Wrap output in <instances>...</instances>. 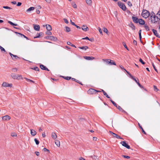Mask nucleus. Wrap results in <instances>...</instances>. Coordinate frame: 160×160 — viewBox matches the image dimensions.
<instances>
[{
	"label": "nucleus",
	"instance_id": "obj_47",
	"mask_svg": "<svg viewBox=\"0 0 160 160\" xmlns=\"http://www.w3.org/2000/svg\"><path fill=\"white\" fill-rule=\"evenodd\" d=\"M3 8L5 9H12V8H10V7L7 6H3Z\"/></svg>",
	"mask_w": 160,
	"mask_h": 160
},
{
	"label": "nucleus",
	"instance_id": "obj_61",
	"mask_svg": "<svg viewBox=\"0 0 160 160\" xmlns=\"http://www.w3.org/2000/svg\"><path fill=\"white\" fill-rule=\"evenodd\" d=\"M98 30H99V32L100 33L102 34V30L100 28H98Z\"/></svg>",
	"mask_w": 160,
	"mask_h": 160
},
{
	"label": "nucleus",
	"instance_id": "obj_48",
	"mask_svg": "<svg viewBox=\"0 0 160 160\" xmlns=\"http://www.w3.org/2000/svg\"><path fill=\"white\" fill-rule=\"evenodd\" d=\"M11 135L13 137H16L17 136V134L15 132H12L11 133Z\"/></svg>",
	"mask_w": 160,
	"mask_h": 160
},
{
	"label": "nucleus",
	"instance_id": "obj_54",
	"mask_svg": "<svg viewBox=\"0 0 160 160\" xmlns=\"http://www.w3.org/2000/svg\"><path fill=\"white\" fill-rule=\"evenodd\" d=\"M17 71V69L16 68H13L12 69V71L13 72H16Z\"/></svg>",
	"mask_w": 160,
	"mask_h": 160
},
{
	"label": "nucleus",
	"instance_id": "obj_30",
	"mask_svg": "<svg viewBox=\"0 0 160 160\" xmlns=\"http://www.w3.org/2000/svg\"><path fill=\"white\" fill-rule=\"evenodd\" d=\"M138 126L140 129H142V132L145 134H146V132H145L144 130H143V128H142V126L140 125V124L139 123H138Z\"/></svg>",
	"mask_w": 160,
	"mask_h": 160
},
{
	"label": "nucleus",
	"instance_id": "obj_15",
	"mask_svg": "<svg viewBox=\"0 0 160 160\" xmlns=\"http://www.w3.org/2000/svg\"><path fill=\"white\" fill-rule=\"evenodd\" d=\"M152 31L154 34L157 37L160 38V37L159 35L158 34L157 31L154 29H152Z\"/></svg>",
	"mask_w": 160,
	"mask_h": 160
},
{
	"label": "nucleus",
	"instance_id": "obj_64",
	"mask_svg": "<svg viewBox=\"0 0 160 160\" xmlns=\"http://www.w3.org/2000/svg\"><path fill=\"white\" fill-rule=\"evenodd\" d=\"M133 43L135 45H137V42L135 40H134L133 41Z\"/></svg>",
	"mask_w": 160,
	"mask_h": 160
},
{
	"label": "nucleus",
	"instance_id": "obj_1",
	"mask_svg": "<svg viewBox=\"0 0 160 160\" xmlns=\"http://www.w3.org/2000/svg\"><path fill=\"white\" fill-rule=\"evenodd\" d=\"M142 15L144 18H147L149 16L150 12L146 10L143 9L142 11Z\"/></svg>",
	"mask_w": 160,
	"mask_h": 160
},
{
	"label": "nucleus",
	"instance_id": "obj_8",
	"mask_svg": "<svg viewBox=\"0 0 160 160\" xmlns=\"http://www.w3.org/2000/svg\"><path fill=\"white\" fill-rule=\"evenodd\" d=\"M121 143L123 146L126 147L128 149H130V146L128 144L126 143V142L125 141H122L121 142Z\"/></svg>",
	"mask_w": 160,
	"mask_h": 160
},
{
	"label": "nucleus",
	"instance_id": "obj_40",
	"mask_svg": "<svg viewBox=\"0 0 160 160\" xmlns=\"http://www.w3.org/2000/svg\"><path fill=\"white\" fill-rule=\"evenodd\" d=\"M0 49H1V51L2 52H6V51L5 50L2 46H0Z\"/></svg>",
	"mask_w": 160,
	"mask_h": 160
},
{
	"label": "nucleus",
	"instance_id": "obj_24",
	"mask_svg": "<svg viewBox=\"0 0 160 160\" xmlns=\"http://www.w3.org/2000/svg\"><path fill=\"white\" fill-rule=\"evenodd\" d=\"M133 80H134L136 82V83L141 88H143V87L142 85H141L139 82L135 78Z\"/></svg>",
	"mask_w": 160,
	"mask_h": 160
},
{
	"label": "nucleus",
	"instance_id": "obj_6",
	"mask_svg": "<svg viewBox=\"0 0 160 160\" xmlns=\"http://www.w3.org/2000/svg\"><path fill=\"white\" fill-rule=\"evenodd\" d=\"M109 132L110 133V134H112L114 138H116L118 139H123L120 136L118 135L115 133L113 132L112 131H110Z\"/></svg>",
	"mask_w": 160,
	"mask_h": 160
},
{
	"label": "nucleus",
	"instance_id": "obj_19",
	"mask_svg": "<svg viewBox=\"0 0 160 160\" xmlns=\"http://www.w3.org/2000/svg\"><path fill=\"white\" fill-rule=\"evenodd\" d=\"M118 109L122 112H123L125 113H127V112L125 111L120 106H118V108H117Z\"/></svg>",
	"mask_w": 160,
	"mask_h": 160
},
{
	"label": "nucleus",
	"instance_id": "obj_43",
	"mask_svg": "<svg viewBox=\"0 0 160 160\" xmlns=\"http://www.w3.org/2000/svg\"><path fill=\"white\" fill-rule=\"evenodd\" d=\"M153 88H154V91H155L156 92H157L159 90V89H158V88H157V87H156V86L155 85L153 86Z\"/></svg>",
	"mask_w": 160,
	"mask_h": 160
},
{
	"label": "nucleus",
	"instance_id": "obj_59",
	"mask_svg": "<svg viewBox=\"0 0 160 160\" xmlns=\"http://www.w3.org/2000/svg\"><path fill=\"white\" fill-rule=\"evenodd\" d=\"M43 150L45 151V152H49V151L48 149H47L46 148H43Z\"/></svg>",
	"mask_w": 160,
	"mask_h": 160
},
{
	"label": "nucleus",
	"instance_id": "obj_10",
	"mask_svg": "<svg viewBox=\"0 0 160 160\" xmlns=\"http://www.w3.org/2000/svg\"><path fill=\"white\" fill-rule=\"evenodd\" d=\"M132 18L134 23H138L139 22V19H138L137 17H134V15L132 16Z\"/></svg>",
	"mask_w": 160,
	"mask_h": 160
},
{
	"label": "nucleus",
	"instance_id": "obj_49",
	"mask_svg": "<svg viewBox=\"0 0 160 160\" xmlns=\"http://www.w3.org/2000/svg\"><path fill=\"white\" fill-rule=\"evenodd\" d=\"M122 44L124 46V47L128 50H129L128 48L127 45L126 44V43L124 42H122Z\"/></svg>",
	"mask_w": 160,
	"mask_h": 160
},
{
	"label": "nucleus",
	"instance_id": "obj_51",
	"mask_svg": "<svg viewBox=\"0 0 160 160\" xmlns=\"http://www.w3.org/2000/svg\"><path fill=\"white\" fill-rule=\"evenodd\" d=\"M122 156L123 157V158H127V159H129L130 158V157L128 156H126L124 155H122Z\"/></svg>",
	"mask_w": 160,
	"mask_h": 160
},
{
	"label": "nucleus",
	"instance_id": "obj_3",
	"mask_svg": "<svg viewBox=\"0 0 160 160\" xmlns=\"http://www.w3.org/2000/svg\"><path fill=\"white\" fill-rule=\"evenodd\" d=\"M118 5L119 7L123 10L125 11L126 10V7L125 5L121 2H118Z\"/></svg>",
	"mask_w": 160,
	"mask_h": 160
},
{
	"label": "nucleus",
	"instance_id": "obj_63",
	"mask_svg": "<svg viewBox=\"0 0 160 160\" xmlns=\"http://www.w3.org/2000/svg\"><path fill=\"white\" fill-rule=\"evenodd\" d=\"M72 6H73V8H77V5L76 4H75L74 3L73 4Z\"/></svg>",
	"mask_w": 160,
	"mask_h": 160
},
{
	"label": "nucleus",
	"instance_id": "obj_60",
	"mask_svg": "<svg viewBox=\"0 0 160 160\" xmlns=\"http://www.w3.org/2000/svg\"><path fill=\"white\" fill-rule=\"evenodd\" d=\"M141 30H140L139 31V37H142V36H141Z\"/></svg>",
	"mask_w": 160,
	"mask_h": 160
},
{
	"label": "nucleus",
	"instance_id": "obj_62",
	"mask_svg": "<svg viewBox=\"0 0 160 160\" xmlns=\"http://www.w3.org/2000/svg\"><path fill=\"white\" fill-rule=\"evenodd\" d=\"M76 82L80 84L81 85H83L79 81H78V80H76Z\"/></svg>",
	"mask_w": 160,
	"mask_h": 160
},
{
	"label": "nucleus",
	"instance_id": "obj_46",
	"mask_svg": "<svg viewBox=\"0 0 160 160\" xmlns=\"http://www.w3.org/2000/svg\"><path fill=\"white\" fill-rule=\"evenodd\" d=\"M103 94L104 95H105L107 98H110V97L108 96V95L107 94V93H106L105 92H104Z\"/></svg>",
	"mask_w": 160,
	"mask_h": 160
},
{
	"label": "nucleus",
	"instance_id": "obj_27",
	"mask_svg": "<svg viewBox=\"0 0 160 160\" xmlns=\"http://www.w3.org/2000/svg\"><path fill=\"white\" fill-rule=\"evenodd\" d=\"M55 144L58 147H59L60 146V141L58 140H56L55 142Z\"/></svg>",
	"mask_w": 160,
	"mask_h": 160
},
{
	"label": "nucleus",
	"instance_id": "obj_34",
	"mask_svg": "<svg viewBox=\"0 0 160 160\" xmlns=\"http://www.w3.org/2000/svg\"><path fill=\"white\" fill-rule=\"evenodd\" d=\"M110 101L115 107L116 108H118V105L114 102L112 101V99H110Z\"/></svg>",
	"mask_w": 160,
	"mask_h": 160
},
{
	"label": "nucleus",
	"instance_id": "obj_45",
	"mask_svg": "<svg viewBox=\"0 0 160 160\" xmlns=\"http://www.w3.org/2000/svg\"><path fill=\"white\" fill-rule=\"evenodd\" d=\"M139 62H140L141 63H142V64H143V65L145 64V62H144L142 60L141 58H140L139 59Z\"/></svg>",
	"mask_w": 160,
	"mask_h": 160
},
{
	"label": "nucleus",
	"instance_id": "obj_44",
	"mask_svg": "<svg viewBox=\"0 0 160 160\" xmlns=\"http://www.w3.org/2000/svg\"><path fill=\"white\" fill-rule=\"evenodd\" d=\"M159 20H160V11H159L157 14Z\"/></svg>",
	"mask_w": 160,
	"mask_h": 160
},
{
	"label": "nucleus",
	"instance_id": "obj_21",
	"mask_svg": "<svg viewBox=\"0 0 160 160\" xmlns=\"http://www.w3.org/2000/svg\"><path fill=\"white\" fill-rule=\"evenodd\" d=\"M82 29L84 31H86L88 30V28L86 25H83L82 27Z\"/></svg>",
	"mask_w": 160,
	"mask_h": 160
},
{
	"label": "nucleus",
	"instance_id": "obj_55",
	"mask_svg": "<svg viewBox=\"0 0 160 160\" xmlns=\"http://www.w3.org/2000/svg\"><path fill=\"white\" fill-rule=\"evenodd\" d=\"M128 5L130 7H131L132 6V4L130 1L128 2Z\"/></svg>",
	"mask_w": 160,
	"mask_h": 160
},
{
	"label": "nucleus",
	"instance_id": "obj_9",
	"mask_svg": "<svg viewBox=\"0 0 160 160\" xmlns=\"http://www.w3.org/2000/svg\"><path fill=\"white\" fill-rule=\"evenodd\" d=\"M88 93L90 94L96 93V90L93 88H90L88 91Z\"/></svg>",
	"mask_w": 160,
	"mask_h": 160
},
{
	"label": "nucleus",
	"instance_id": "obj_7",
	"mask_svg": "<svg viewBox=\"0 0 160 160\" xmlns=\"http://www.w3.org/2000/svg\"><path fill=\"white\" fill-rule=\"evenodd\" d=\"M158 19L157 16H156L155 15L152 17V19H151V20L152 23H155L158 21Z\"/></svg>",
	"mask_w": 160,
	"mask_h": 160
},
{
	"label": "nucleus",
	"instance_id": "obj_29",
	"mask_svg": "<svg viewBox=\"0 0 160 160\" xmlns=\"http://www.w3.org/2000/svg\"><path fill=\"white\" fill-rule=\"evenodd\" d=\"M35 8L34 7H31L28 8L26 11L27 12H30L31 11L35 9Z\"/></svg>",
	"mask_w": 160,
	"mask_h": 160
},
{
	"label": "nucleus",
	"instance_id": "obj_26",
	"mask_svg": "<svg viewBox=\"0 0 160 160\" xmlns=\"http://www.w3.org/2000/svg\"><path fill=\"white\" fill-rule=\"evenodd\" d=\"M78 48L80 49L86 50L88 48V47L87 46H84L81 47H79Z\"/></svg>",
	"mask_w": 160,
	"mask_h": 160
},
{
	"label": "nucleus",
	"instance_id": "obj_22",
	"mask_svg": "<svg viewBox=\"0 0 160 160\" xmlns=\"http://www.w3.org/2000/svg\"><path fill=\"white\" fill-rule=\"evenodd\" d=\"M138 23L142 25L145 24V21L142 19H139V22Z\"/></svg>",
	"mask_w": 160,
	"mask_h": 160
},
{
	"label": "nucleus",
	"instance_id": "obj_23",
	"mask_svg": "<svg viewBox=\"0 0 160 160\" xmlns=\"http://www.w3.org/2000/svg\"><path fill=\"white\" fill-rule=\"evenodd\" d=\"M31 134L32 136H34L36 134V132L33 129H31Z\"/></svg>",
	"mask_w": 160,
	"mask_h": 160
},
{
	"label": "nucleus",
	"instance_id": "obj_37",
	"mask_svg": "<svg viewBox=\"0 0 160 160\" xmlns=\"http://www.w3.org/2000/svg\"><path fill=\"white\" fill-rule=\"evenodd\" d=\"M144 27H145V29L147 31H149V30H150L149 28L148 27V26L147 24H145L144 25Z\"/></svg>",
	"mask_w": 160,
	"mask_h": 160
},
{
	"label": "nucleus",
	"instance_id": "obj_16",
	"mask_svg": "<svg viewBox=\"0 0 160 160\" xmlns=\"http://www.w3.org/2000/svg\"><path fill=\"white\" fill-rule=\"evenodd\" d=\"M43 35V33L42 32H41L39 33H37V35L34 38H39L41 36H42Z\"/></svg>",
	"mask_w": 160,
	"mask_h": 160
},
{
	"label": "nucleus",
	"instance_id": "obj_25",
	"mask_svg": "<svg viewBox=\"0 0 160 160\" xmlns=\"http://www.w3.org/2000/svg\"><path fill=\"white\" fill-rule=\"evenodd\" d=\"M20 58L18 56L13 55V57H12V59L13 60L15 61L16 59H19Z\"/></svg>",
	"mask_w": 160,
	"mask_h": 160
},
{
	"label": "nucleus",
	"instance_id": "obj_53",
	"mask_svg": "<svg viewBox=\"0 0 160 160\" xmlns=\"http://www.w3.org/2000/svg\"><path fill=\"white\" fill-rule=\"evenodd\" d=\"M71 77H68V76H67L66 77V78H64V79L67 80H69L70 79H71Z\"/></svg>",
	"mask_w": 160,
	"mask_h": 160
},
{
	"label": "nucleus",
	"instance_id": "obj_17",
	"mask_svg": "<svg viewBox=\"0 0 160 160\" xmlns=\"http://www.w3.org/2000/svg\"><path fill=\"white\" fill-rule=\"evenodd\" d=\"M128 25H129V27H130V28H131L132 30H135V26L132 22H131Z\"/></svg>",
	"mask_w": 160,
	"mask_h": 160
},
{
	"label": "nucleus",
	"instance_id": "obj_50",
	"mask_svg": "<svg viewBox=\"0 0 160 160\" xmlns=\"http://www.w3.org/2000/svg\"><path fill=\"white\" fill-rule=\"evenodd\" d=\"M103 31L104 32H105L107 34L108 33V29L106 28H103Z\"/></svg>",
	"mask_w": 160,
	"mask_h": 160
},
{
	"label": "nucleus",
	"instance_id": "obj_33",
	"mask_svg": "<svg viewBox=\"0 0 160 160\" xmlns=\"http://www.w3.org/2000/svg\"><path fill=\"white\" fill-rule=\"evenodd\" d=\"M30 69H32L33 70H34L36 71H39V69L38 67H36L34 68H30Z\"/></svg>",
	"mask_w": 160,
	"mask_h": 160
},
{
	"label": "nucleus",
	"instance_id": "obj_38",
	"mask_svg": "<svg viewBox=\"0 0 160 160\" xmlns=\"http://www.w3.org/2000/svg\"><path fill=\"white\" fill-rule=\"evenodd\" d=\"M65 28L66 29V32H68L70 31V28L66 26L65 27Z\"/></svg>",
	"mask_w": 160,
	"mask_h": 160
},
{
	"label": "nucleus",
	"instance_id": "obj_31",
	"mask_svg": "<svg viewBox=\"0 0 160 160\" xmlns=\"http://www.w3.org/2000/svg\"><path fill=\"white\" fill-rule=\"evenodd\" d=\"M155 15L154 13L152 11L151 13H150V19H152V17Z\"/></svg>",
	"mask_w": 160,
	"mask_h": 160
},
{
	"label": "nucleus",
	"instance_id": "obj_14",
	"mask_svg": "<svg viewBox=\"0 0 160 160\" xmlns=\"http://www.w3.org/2000/svg\"><path fill=\"white\" fill-rule=\"evenodd\" d=\"M46 26V29L48 31H51L52 29V28L51 26L50 25H43V27H45V26Z\"/></svg>",
	"mask_w": 160,
	"mask_h": 160
},
{
	"label": "nucleus",
	"instance_id": "obj_32",
	"mask_svg": "<svg viewBox=\"0 0 160 160\" xmlns=\"http://www.w3.org/2000/svg\"><path fill=\"white\" fill-rule=\"evenodd\" d=\"M8 23H9V24H10L12 26H17L18 25L17 24H15V23H13L12 22L9 21H8Z\"/></svg>",
	"mask_w": 160,
	"mask_h": 160
},
{
	"label": "nucleus",
	"instance_id": "obj_5",
	"mask_svg": "<svg viewBox=\"0 0 160 160\" xmlns=\"http://www.w3.org/2000/svg\"><path fill=\"white\" fill-rule=\"evenodd\" d=\"M12 78L14 79H19L22 78L21 75H16L14 73H12L11 75Z\"/></svg>",
	"mask_w": 160,
	"mask_h": 160
},
{
	"label": "nucleus",
	"instance_id": "obj_28",
	"mask_svg": "<svg viewBox=\"0 0 160 160\" xmlns=\"http://www.w3.org/2000/svg\"><path fill=\"white\" fill-rule=\"evenodd\" d=\"M52 137L54 139H56L57 138V136L55 133L52 132Z\"/></svg>",
	"mask_w": 160,
	"mask_h": 160
},
{
	"label": "nucleus",
	"instance_id": "obj_11",
	"mask_svg": "<svg viewBox=\"0 0 160 160\" xmlns=\"http://www.w3.org/2000/svg\"><path fill=\"white\" fill-rule=\"evenodd\" d=\"M2 86L4 87H11L12 86V84H9L6 82H3L2 84Z\"/></svg>",
	"mask_w": 160,
	"mask_h": 160
},
{
	"label": "nucleus",
	"instance_id": "obj_18",
	"mask_svg": "<svg viewBox=\"0 0 160 160\" xmlns=\"http://www.w3.org/2000/svg\"><path fill=\"white\" fill-rule=\"evenodd\" d=\"M84 58L87 60H93L95 58L94 57H89V56H84Z\"/></svg>",
	"mask_w": 160,
	"mask_h": 160
},
{
	"label": "nucleus",
	"instance_id": "obj_39",
	"mask_svg": "<svg viewBox=\"0 0 160 160\" xmlns=\"http://www.w3.org/2000/svg\"><path fill=\"white\" fill-rule=\"evenodd\" d=\"M34 140L36 145H38L39 143V141L36 138L34 139Z\"/></svg>",
	"mask_w": 160,
	"mask_h": 160
},
{
	"label": "nucleus",
	"instance_id": "obj_12",
	"mask_svg": "<svg viewBox=\"0 0 160 160\" xmlns=\"http://www.w3.org/2000/svg\"><path fill=\"white\" fill-rule=\"evenodd\" d=\"M40 68L43 70H46L47 71H49V70L44 65L41 64L40 65Z\"/></svg>",
	"mask_w": 160,
	"mask_h": 160
},
{
	"label": "nucleus",
	"instance_id": "obj_4",
	"mask_svg": "<svg viewBox=\"0 0 160 160\" xmlns=\"http://www.w3.org/2000/svg\"><path fill=\"white\" fill-rule=\"evenodd\" d=\"M45 38L48 39L51 41H56L58 40L57 38L55 37L52 36H48L45 37Z\"/></svg>",
	"mask_w": 160,
	"mask_h": 160
},
{
	"label": "nucleus",
	"instance_id": "obj_13",
	"mask_svg": "<svg viewBox=\"0 0 160 160\" xmlns=\"http://www.w3.org/2000/svg\"><path fill=\"white\" fill-rule=\"evenodd\" d=\"M33 28L36 31H38L40 29V27L39 25L33 24Z\"/></svg>",
	"mask_w": 160,
	"mask_h": 160
},
{
	"label": "nucleus",
	"instance_id": "obj_41",
	"mask_svg": "<svg viewBox=\"0 0 160 160\" xmlns=\"http://www.w3.org/2000/svg\"><path fill=\"white\" fill-rule=\"evenodd\" d=\"M152 65L153 68L154 69V70L158 73V71L157 69L156 68L155 65H154L153 63V62H152Z\"/></svg>",
	"mask_w": 160,
	"mask_h": 160
},
{
	"label": "nucleus",
	"instance_id": "obj_36",
	"mask_svg": "<svg viewBox=\"0 0 160 160\" xmlns=\"http://www.w3.org/2000/svg\"><path fill=\"white\" fill-rule=\"evenodd\" d=\"M87 3L88 5H90L92 3L91 0H86Z\"/></svg>",
	"mask_w": 160,
	"mask_h": 160
},
{
	"label": "nucleus",
	"instance_id": "obj_35",
	"mask_svg": "<svg viewBox=\"0 0 160 160\" xmlns=\"http://www.w3.org/2000/svg\"><path fill=\"white\" fill-rule=\"evenodd\" d=\"M67 44L70 45L72 47L76 48V47L73 44H72V43L70 42H67Z\"/></svg>",
	"mask_w": 160,
	"mask_h": 160
},
{
	"label": "nucleus",
	"instance_id": "obj_20",
	"mask_svg": "<svg viewBox=\"0 0 160 160\" xmlns=\"http://www.w3.org/2000/svg\"><path fill=\"white\" fill-rule=\"evenodd\" d=\"M2 119L3 120H9L10 119V117L8 115H6L2 117Z\"/></svg>",
	"mask_w": 160,
	"mask_h": 160
},
{
	"label": "nucleus",
	"instance_id": "obj_2",
	"mask_svg": "<svg viewBox=\"0 0 160 160\" xmlns=\"http://www.w3.org/2000/svg\"><path fill=\"white\" fill-rule=\"evenodd\" d=\"M103 60L107 64H108L110 65H116V63L113 61L112 60L110 59H103Z\"/></svg>",
	"mask_w": 160,
	"mask_h": 160
},
{
	"label": "nucleus",
	"instance_id": "obj_58",
	"mask_svg": "<svg viewBox=\"0 0 160 160\" xmlns=\"http://www.w3.org/2000/svg\"><path fill=\"white\" fill-rule=\"evenodd\" d=\"M63 20L64 21V22L67 24H68V20L66 18H64Z\"/></svg>",
	"mask_w": 160,
	"mask_h": 160
},
{
	"label": "nucleus",
	"instance_id": "obj_57",
	"mask_svg": "<svg viewBox=\"0 0 160 160\" xmlns=\"http://www.w3.org/2000/svg\"><path fill=\"white\" fill-rule=\"evenodd\" d=\"M120 67L122 70H124L125 71H126V70L124 68V67L122 65H120Z\"/></svg>",
	"mask_w": 160,
	"mask_h": 160
},
{
	"label": "nucleus",
	"instance_id": "obj_42",
	"mask_svg": "<svg viewBox=\"0 0 160 160\" xmlns=\"http://www.w3.org/2000/svg\"><path fill=\"white\" fill-rule=\"evenodd\" d=\"M15 33L17 34H19V35H20L21 37H23L24 38L25 37V36L24 35L22 34L19 32H15Z\"/></svg>",
	"mask_w": 160,
	"mask_h": 160
},
{
	"label": "nucleus",
	"instance_id": "obj_52",
	"mask_svg": "<svg viewBox=\"0 0 160 160\" xmlns=\"http://www.w3.org/2000/svg\"><path fill=\"white\" fill-rule=\"evenodd\" d=\"M50 31H47L46 32V34L47 35H52V32Z\"/></svg>",
	"mask_w": 160,
	"mask_h": 160
},
{
	"label": "nucleus",
	"instance_id": "obj_56",
	"mask_svg": "<svg viewBox=\"0 0 160 160\" xmlns=\"http://www.w3.org/2000/svg\"><path fill=\"white\" fill-rule=\"evenodd\" d=\"M129 76L133 80H134V79H135L134 77L133 76H132L131 74L129 75Z\"/></svg>",
	"mask_w": 160,
	"mask_h": 160
}]
</instances>
